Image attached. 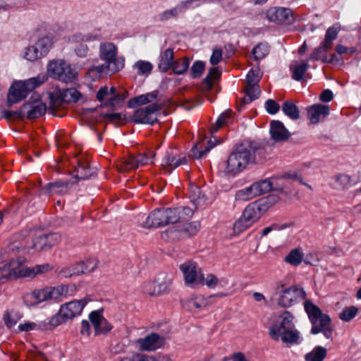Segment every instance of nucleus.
<instances>
[{
  "label": "nucleus",
  "instance_id": "1",
  "mask_svg": "<svg viewBox=\"0 0 361 361\" xmlns=\"http://www.w3.org/2000/svg\"><path fill=\"white\" fill-rule=\"evenodd\" d=\"M268 149L264 142L245 140L237 145L226 161L225 173L235 175L243 171L249 164L262 163L267 159Z\"/></svg>",
  "mask_w": 361,
  "mask_h": 361
},
{
  "label": "nucleus",
  "instance_id": "2",
  "mask_svg": "<svg viewBox=\"0 0 361 361\" xmlns=\"http://www.w3.org/2000/svg\"><path fill=\"white\" fill-rule=\"evenodd\" d=\"M304 305L312 324L311 334L322 333L326 338L332 339L333 329L331 327L330 317L323 314L321 309L310 300H307Z\"/></svg>",
  "mask_w": 361,
  "mask_h": 361
},
{
  "label": "nucleus",
  "instance_id": "3",
  "mask_svg": "<svg viewBox=\"0 0 361 361\" xmlns=\"http://www.w3.org/2000/svg\"><path fill=\"white\" fill-rule=\"evenodd\" d=\"M87 303V301L84 298L62 305L59 312L52 316L49 322L41 324L39 328L42 329H51L52 327H56L66 322L68 319H73L81 314Z\"/></svg>",
  "mask_w": 361,
  "mask_h": 361
},
{
  "label": "nucleus",
  "instance_id": "4",
  "mask_svg": "<svg viewBox=\"0 0 361 361\" xmlns=\"http://www.w3.org/2000/svg\"><path fill=\"white\" fill-rule=\"evenodd\" d=\"M50 78L66 84H73L78 80V72L63 59L52 60L47 66Z\"/></svg>",
  "mask_w": 361,
  "mask_h": 361
},
{
  "label": "nucleus",
  "instance_id": "5",
  "mask_svg": "<svg viewBox=\"0 0 361 361\" xmlns=\"http://www.w3.org/2000/svg\"><path fill=\"white\" fill-rule=\"evenodd\" d=\"M176 211L173 208H158L152 211L144 223L147 228H157L176 223Z\"/></svg>",
  "mask_w": 361,
  "mask_h": 361
},
{
  "label": "nucleus",
  "instance_id": "6",
  "mask_svg": "<svg viewBox=\"0 0 361 361\" xmlns=\"http://www.w3.org/2000/svg\"><path fill=\"white\" fill-rule=\"evenodd\" d=\"M69 286L60 285L54 287H47L41 290H35L31 293V296L35 300V303L47 300L61 301L68 295Z\"/></svg>",
  "mask_w": 361,
  "mask_h": 361
},
{
  "label": "nucleus",
  "instance_id": "7",
  "mask_svg": "<svg viewBox=\"0 0 361 361\" xmlns=\"http://www.w3.org/2000/svg\"><path fill=\"white\" fill-rule=\"evenodd\" d=\"M162 105L159 102H154L144 108L137 109L129 118L130 121L134 123L154 125L157 122V112L161 109Z\"/></svg>",
  "mask_w": 361,
  "mask_h": 361
},
{
  "label": "nucleus",
  "instance_id": "8",
  "mask_svg": "<svg viewBox=\"0 0 361 361\" xmlns=\"http://www.w3.org/2000/svg\"><path fill=\"white\" fill-rule=\"evenodd\" d=\"M117 48L113 43L101 44L99 56L102 61L111 65V74L120 71L124 67L125 59L116 57Z\"/></svg>",
  "mask_w": 361,
  "mask_h": 361
},
{
  "label": "nucleus",
  "instance_id": "9",
  "mask_svg": "<svg viewBox=\"0 0 361 361\" xmlns=\"http://www.w3.org/2000/svg\"><path fill=\"white\" fill-rule=\"evenodd\" d=\"M339 31L340 27L336 25L329 27L326 32L324 40L321 43L319 47L314 49L310 55L309 60H321L324 63V59L325 56H328L326 53L332 48L333 41L337 38Z\"/></svg>",
  "mask_w": 361,
  "mask_h": 361
},
{
  "label": "nucleus",
  "instance_id": "10",
  "mask_svg": "<svg viewBox=\"0 0 361 361\" xmlns=\"http://www.w3.org/2000/svg\"><path fill=\"white\" fill-rule=\"evenodd\" d=\"M293 316L290 312L285 311L272 324L269 329L270 337L274 341H279L281 334L288 329H294L295 324L293 322Z\"/></svg>",
  "mask_w": 361,
  "mask_h": 361
},
{
  "label": "nucleus",
  "instance_id": "11",
  "mask_svg": "<svg viewBox=\"0 0 361 361\" xmlns=\"http://www.w3.org/2000/svg\"><path fill=\"white\" fill-rule=\"evenodd\" d=\"M180 269L183 274L186 284L192 287L204 286V274L198 269L195 262L187 261L180 265Z\"/></svg>",
  "mask_w": 361,
  "mask_h": 361
},
{
  "label": "nucleus",
  "instance_id": "12",
  "mask_svg": "<svg viewBox=\"0 0 361 361\" xmlns=\"http://www.w3.org/2000/svg\"><path fill=\"white\" fill-rule=\"evenodd\" d=\"M266 16L269 21L278 25H290L296 22L293 10L284 7H272L267 11Z\"/></svg>",
  "mask_w": 361,
  "mask_h": 361
},
{
  "label": "nucleus",
  "instance_id": "13",
  "mask_svg": "<svg viewBox=\"0 0 361 361\" xmlns=\"http://www.w3.org/2000/svg\"><path fill=\"white\" fill-rule=\"evenodd\" d=\"M279 290V286H277V290L280 295L277 300V304L283 307H289L294 305L298 299H305L306 294L302 288L293 286L288 288Z\"/></svg>",
  "mask_w": 361,
  "mask_h": 361
},
{
  "label": "nucleus",
  "instance_id": "14",
  "mask_svg": "<svg viewBox=\"0 0 361 361\" xmlns=\"http://www.w3.org/2000/svg\"><path fill=\"white\" fill-rule=\"evenodd\" d=\"M20 263L16 259H11L8 264V270H4L5 273L2 277L6 279H16L24 277H35L34 268H20Z\"/></svg>",
  "mask_w": 361,
  "mask_h": 361
},
{
  "label": "nucleus",
  "instance_id": "15",
  "mask_svg": "<svg viewBox=\"0 0 361 361\" xmlns=\"http://www.w3.org/2000/svg\"><path fill=\"white\" fill-rule=\"evenodd\" d=\"M267 208L268 206L265 205L262 200H259L248 204L244 209L242 215L244 219H246L252 225L266 212Z\"/></svg>",
  "mask_w": 361,
  "mask_h": 361
},
{
  "label": "nucleus",
  "instance_id": "16",
  "mask_svg": "<svg viewBox=\"0 0 361 361\" xmlns=\"http://www.w3.org/2000/svg\"><path fill=\"white\" fill-rule=\"evenodd\" d=\"M140 348L144 351H154L161 348L165 343V338L157 333H151L137 341Z\"/></svg>",
  "mask_w": 361,
  "mask_h": 361
},
{
  "label": "nucleus",
  "instance_id": "17",
  "mask_svg": "<svg viewBox=\"0 0 361 361\" xmlns=\"http://www.w3.org/2000/svg\"><path fill=\"white\" fill-rule=\"evenodd\" d=\"M73 183L68 180H56L49 183L41 189V194L45 195H64L70 191Z\"/></svg>",
  "mask_w": 361,
  "mask_h": 361
},
{
  "label": "nucleus",
  "instance_id": "18",
  "mask_svg": "<svg viewBox=\"0 0 361 361\" xmlns=\"http://www.w3.org/2000/svg\"><path fill=\"white\" fill-rule=\"evenodd\" d=\"M60 240L58 233H48L36 237L33 240L32 247L37 251H44L56 245Z\"/></svg>",
  "mask_w": 361,
  "mask_h": 361
},
{
  "label": "nucleus",
  "instance_id": "19",
  "mask_svg": "<svg viewBox=\"0 0 361 361\" xmlns=\"http://www.w3.org/2000/svg\"><path fill=\"white\" fill-rule=\"evenodd\" d=\"M24 87L25 85L21 83V81H16L11 85L7 94L6 105L8 108L27 96Z\"/></svg>",
  "mask_w": 361,
  "mask_h": 361
},
{
  "label": "nucleus",
  "instance_id": "20",
  "mask_svg": "<svg viewBox=\"0 0 361 361\" xmlns=\"http://www.w3.org/2000/svg\"><path fill=\"white\" fill-rule=\"evenodd\" d=\"M22 110L24 115L27 114L28 119H35L45 114L47 107L46 104L42 101H35L24 104L22 106Z\"/></svg>",
  "mask_w": 361,
  "mask_h": 361
},
{
  "label": "nucleus",
  "instance_id": "21",
  "mask_svg": "<svg viewBox=\"0 0 361 361\" xmlns=\"http://www.w3.org/2000/svg\"><path fill=\"white\" fill-rule=\"evenodd\" d=\"M330 113L328 105L317 104L307 109V116L312 124H317L321 119L325 118Z\"/></svg>",
  "mask_w": 361,
  "mask_h": 361
},
{
  "label": "nucleus",
  "instance_id": "22",
  "mask_svg": "<svg viewBox=\"0 0 361 361\" xmlns=\"http://www.w3.org/2000/svg\"><path fill=\"white\" fill-rule=\"evenodd\" d=\"M269 132L271 137L275 142L286 141L290 136L289 131L284 126L283 123L280 121H271Z\"/></svg>",
  "mask_w": 361,
  "mask_h": 361
},
{
  "label": "nucleus",
  "instance_id": "23",
  "mask_svg": "<svg viewBox=\"0 0 361 361\" xmlns=\"http://www.w3.org/2000/svg\"><path fill=\"white\" fill-rule=\"evenodd\" d=\"M73 177L78 180L90 178L93 173L91 171L89 164L85 161H78V165L71 173Z\"/></svg>",
  "mask_w": 361,
  "mask_h": 361
},
{
  "label": "nucleus",
  "instance_id": "24",
  "mask_svg": "<svg viewBox=\"0 0 361 361\" xmlns=\"http://www.w3.org/2000/svg\"><path fill=\"white\" fill-rule=\"evenodd\" d=\"M174 61L173 50L171 48L166 49L160 54L158 64L159 70L162 73L167 72L172 66Z\"/></svg>",
  "mask_w": 361,
  "mask_h": 361
},
{
  "label": "nucleus",
  "instance_id": "25",
  "mask_svg": "<svg viewBox=\"0 0 361 361\" xmlns=\"http://www.w3.org/2000/svg\"><path fill=\"white\" fill-rule=\"evenodd\" d=\"M187 163L188 159L185 156L176 157L172 152H166L161 164L165 167L173 169Z\"/></svg>",
  "mask_w": 361,
  "mask_h": 361
},
{
  "label": "nucleus",
  "instance_id": "26",
  "mask_svg": "<svg viewBox=\"0 0 361 361\" xmlns=\"http://www.w3.org/2000/svg\"><path fill=\"white\" fill-rule=\"evenodd\" d=\"M259 189L260 186H259L257 182H255L252 183L250 186L239 190L236 193V197L238 199H241L243 200H251L255 197L262 195Z\"/></svg>",
  "mask_w": 361,
  "mask_h": 361
},
{
  "label": "nucleus",
  "instance_id": "27",
  "mask_svg": "<svg viewBox=\"0 0 361 361\" xmlns=\"http://www.w3.org/2000/svg\"><path fill=\"white\" fill-rule=\"evenodd\" d=\"M190 199V201L195 205L197 208L198 206L202 205L206 202V197L202 192L201 188L196 185H191L189 188Z\"/></svg>",
  "mask_w": 361,
  "mask_h": 361
},
{
  "label": "nucleus",
  "instance_id": "28",
  "mask_svg": "<svg viewBox=\"0 0 361 361\" xmlns=\"http://www.w3.org/2000/svg\"><path fill=\"white\" fill-rule=\"evenodd\" d=\"M22 317L23 314L20 311L12 309L4 312L3 320L6 327L11 329Z\"/></svg>",
  "mask_w": 361,
  "mask_h": 361
},
{
  "label": "nucleus",
  "instance_id": "29",
  "mask_svg": "<svg viewBox=\"0 0 361 361\" xmlns=\"http://www.w3.org/2000/svg\"><path fill=\"white\" fill-rule=\"evenodd\" d=\"M221 75V71L217 67H212L209 68L207 76L202 82V88L204 90H211L213 87V80Z\"/></svg>",
  "mask_w": 361,
  "mask_h": 361
},
{
  "label": "nucleus",
  "instance_id": "30",
  "mask_svg": "<svg viewBox=\"0 0 361 361\" xmlns=\"http://www.w3.org/2000/svg\"><path fill=\"white\" fill-rule=\"evenodd\" d=\"M47 80L48 76L47 75H39L35 78L21 81V83L25 85L24 89L26 91V94H28L29 92L44 83Z\"/></svg>",
  "mask_w": 361,
  "mask_h": 361
},
{
  "label": "nucleus",
  "instance_id": "31",
  "mask_svg": "<svg viewBox=\"0 0 361 361\" xmlns=\"http://www.w3.org/2000/svg\"><path fill=\"white\" fill-rule=\"evenodd\" d=\"M310 65L307 62L291 64L290 66V71L292 73V78L296 81H302Z\"/></svg>",
  "mask_w": 361,
  "mask_h": 361
},
{
  "label": "nucleus",
  "instance_id": "32",
  "mask_svg": "<svg viewBox=\"0 0 361 361\" xmlns=\"http://www.w3.org/2000/svg\"><path fill=\"white\" fill-rule=\"evenodd\" d=\"M161 238L171 242L184 238L180 225L166 229L161 233Z\"/></svg>",
  "mask_w": 361,
  "mask_h": 361
},
{
  "label": "nucleus",
  "instance_id": "33",
  "mask_svg": "<svg viewBox=\"0 0 361 361\" xmlns=\"http://www.w3.org/2000/svg\"><path fill=\"white\" fill-rule=\"evenodd\" d=\"M281 109L284 114L290 119L295 121L300 118V111L292 101H285L282 104Z\"/></svg>",
  "mask_w": 361,
  "mask_h": 361
},
{
  "label": "nucleus",
  "instance_id": "34",
  "mask_svg": "<svg viewBox=\"0 0 361 361\" xmlns=\"http://www.w3.org/2000/svg\"><path fill=\"white\" fill-rule=\"evenodd\" d=\"M269 52V46L267 42L257 44L252 50L251 55L255 61H259L265 58Z\"/></svg>",
  "mask_w": 361,
  "mask_h": 361
},
{
  "label": "nucleus",
  "instance_id": "35",
  "mask_svg": "<svg viewBox=\"0 0 361 361\" xmlns=\"http://www.w3.org/2000/svg\"><path fill=\"white\" fill-rule=\"evenodd\" d=\"M327 350L322 346H316L305 356L306 361H323L326 356Z\"/></svg>",
  "mask_w": 361,
  "mask_h": 361
},
{
  "label": "nucleus",
  "instance_id": "36",
  "mask_svg": "<svg viewBox=\"0 0 361 361\" xmlns=\"http://www.w3.org/2000/svg\"><path fill=\"white\" fill-rule=\"evenodd\" d=\"M190 65V59L188 57H183L180 58L177 60H175L174 62L172 63V66L171 68L173 69V72L176 75H181L185 73Z\"/></svg>",
  "mask_w": 361,
  "mask_h": 361
},
{
  "label": "nucleus",
  "instance_id": "37",
  "mask_svg": "<svg viewBox=\"0 0 361 361\" xmlns=\"http://www.w3.org/2000/svg\"><path fill=\"white\" fill-rule=\"evenodd\" d=\"M232 115L231 110H226L221 113L217 118L216 123L210 128V133L212 135L216 133L223 126L227 124L231 119Z\"/></svg>",
  "mask_w": 361,
  "mask_h": 361
},
{
  "label": "nucleus",
  "instance_id": "38",
  "mask_svg": "<svg viewBox=\"0 0 361 361\" xmlns=\"http://www.w3.org/2000/svg\"><path fill=\"white\" fill-rule=\"evenodd\" d=\"M82 264L76 263L68 267L63 268L60 270L59 274L61 277L69 278L73 276H78L83 274Z\"/></svg>",
  "mask_w": 361,
  "mask_h": 361
},
{
  "label": "nucleus",
  "instance_id": "39",
  "mask_svg": "<svg viewBox=\"0 0 361 361\" xmlns=\"http://www.w3.org/2000/svg\"><path fill=\"white\" fill-rule=\"evenodd\" d=\"M184 238L195 235L200 228L199 221H192L180 225Z\"/></svg>",
  "mask_w": 361,
  "mask_h": 361
},
{
  "label": "nucleus",
  "instance_id": "40",
  "mask_svg": "<svg viewBox=\"0 0 361 361\" xmlns=\"http://www.w3.org/2000/svg\"><path fill=\"white\" fill-rule=\"evenodd\" d=\"M65 101H63V90L56 89L53 92L49 94V105L52 109H57L60 107Z\"/></svg>",
  "mask_w": 361,
  "mask_h": 361
},
{
  "label": "nucleus",
  "instance_id": "41",
  "mask_svg": "<svg viewBox=\"0 0 361 361\" xmlns=\"http://www.w3.org/2000/svg\"><path fill=\"white\" fill-rule=\"evenodd\" d=\"M63 101L65 103H76L81 98L82 94L75 88H66L63 90Z\"/></svg>",
  "mask_w": 361,
  "mask_h": 361
},
{
  "label": "nucleus",
  "instance_id": "42",
  "mask_svg": "<svg viewBox=\"0 0 361 361\" xmlns=\"http://www.w3.org/2000/svg\"><path fill=\"white\" fill-rule=\"evenodd\" d=\"M303 254L299 248L292 250L285 257V261L293 266H298L302 261Z\"/></svg>",
  "mask_w": 361,
  "mask_h": 361
},
{
  "label": "nucleus",
  "instance_id": "43",
  "mask_svg": "<svg viewBox=\"0 0 361 361\" xmlns=\"http://www.w3.org/2000/svg\"><path fill=\"white\" fill-rule=\"evenodd\" d=\"M284 343H298L300 338L299 332L294 329H288L284 334L283 333L280 337Z\"/></svg>",
  "mask_w": 361,
  "mask_h": 361
},
{
  "label": "nucleus",
  "instance_id": "44",
  "mask_svg": "<svg viewBox=\"0 0 361 361\" xmlns=\"http://www.w3.org/2000/svg\"><path fill=\"white\" fill-rule=\"evenodd\" d=\"M128 96V92L126 90H125L122 94L118 93L114 94L104 102V106L107 107H114L116 105L122 104Z\"/></svg>",
  "mask_w": 361,
  "mask_h": 361
},
{
  "label": "nucleus",
  "instance_id": "45",
  "mask_svg": "<svg viewBox=\"0 0 361 361\" xmlns=\"http://www.w3.org/2000/svg\"><path fill=\"white\" fill-rule=\"evenodd\" d=\"M35 45L39 49V52L44 56L49 51L50 49L52 47V40L49 37H43L38 39V41L35 43Z\"/></svg>",
  "mask_w": 361,
  "mask_h": 361
},
{
  "label": "nucleus",
  "instance_id": "46",
  "mask_svg": "<svg viewBox=\"0 0 361 361\" xmlns=\"http://www.w3.org/2000/svg\"><path fill=\"white\" fill-rule=\"evenodd\" d=\"M173 210L176 211V223L187 220L190 218L193 214V210L189 207H174Z\"/></svg>",
  "mask_w": 361,
  "mask_h": 361
},
{
  "label": "nucleus",
  "instance_id": "47",
  "mask_svg": "<svg viewBox=\"0 0 361 361\" xmlns=\"http://www.w3.org/2000/svg\"><path fill=\"white\" fill-rule=\"evenodd\" d=\"M215 144L209 140L207 142V146L204 149H198L197 145H195L190 150V156L194 159H201L204 155L209 152L214 147Z\"/></svg>",
  "mask_w": 361,
  "mask_h": 361
},
{
  "label": "nucleus",
  "instance_id": "48",
  "mask_svg": "<svg viewBox=\"0 0 361 361\" xmlns=\"http://www.w3.org/2000/svg\"><path fill=\"white\" fill-rule=\"evenodd\" d=\"M133 67L137 69L138 75H148L153 68V66L150 62L142 60L137 61Z\"/></svg>",
  "mask_w": 361,
  "mask_h": 361
},
{
  "label": "nucleus",
  "instance_id": "49",
  "mask_svg": "<svg viewBox=\"0 0 361 361\" xmlns=\"http://www.w3.org/2000/svg\"><path fill=\"white\" fill-rule=\"evenodd\" d=\"M259 186H260L259 190L262 194L269 192L271 190L282 192L283 190V187L276 188L274 186V182H271L270 179H264L257 182Z\"/></svg>",
  "mask_w": 361,
  "mask_h": 361
},
{
  "label": "nucleus",
  "instance_id": "50",
  "mask_svg": "<svg viewBox=\"0 0 361 361\" xmlns=\"http://www.w3.org/2000/svg\"><path fill=\"white\" fill-rule=\"evenodd\" d=\"M358 309L355 306L347 307L339 314V318L344 322H349L357 314Z\"/></svg>",
  "mask_w": 361,
  "mask_h": 361
},
{
  "label": "nucleus",
  "instance_id": "51",
  "mask_svg": "<svg viewBox=\"0 0 361 361\" xmlns=\"http://www.w3.org/2000/svg\"><path fill=\"white\" fill-rule=\"evenodd\" d=\"M252 226L250 222H248L246 219L241 216L233 224V232L235 234H240L247 228Z\"/></svg>",
  "mask_w": 361,
  "mask_h": 361
},
{
  "label": "nucleus",
  "instance_id": "52",
  "mask_svg": "<svg viewBox=\"0 0 361 361\" xmlns=\"http://www.w3.org/2000/svg\"><path fill=\"white\" fill-rule=\"evenodd\" d=\"M24 57L28 61H35L44 56L39 52V49L35 44L26 49Z\"/></svg>",
  "mask_w": 361,
  "mask_h": 361
},
{
  "label": "nucleus",
  "instance_id": "53",
  "mask_svg": "<svg viewBox=\"0 0 361 361\" xmlns=\"http://www.w3.org/2000/svg\"><path fill=\"white\" fill-rule=\"evenodd\" d=\"M188 302L190 307L200 309L209 305V298H205L202 295H198L190 299Z\"/></svg>",
  "mask_w": 361,
  "mask_h": 361
},
{
  "label": "nucleus",
  "instance_id": "54",
  "mask_svg": "<svg viewBox=\"0 0 361 361\" xmlns=\"http://www.w3.org/2000/svg\"><path fill=\"white\" fill-rule=\"evenodd\" d=\"M103 310L100 309L90 312L89 319L94 326V331L98 330V326H101L102 320L104 318L102 315Z\"/></svg>",
  "mask_w": 361,
  "mask_h": 361
},
{
  "label": "nucleus",
  "instance_id": "55",
  "mask_svg": "<svg viewBox=\"0 0 361 361\" xmlns=\"http://www.w3.org/2000/svg\"><path fill=\"white\" fill-rule=\"evenodd\" d=\"M137 168H138L137 157L130 156L122 162L120 166V171H126L135 169Z\"/></svg>",
  "mask_w": 361,
  "mask_h": 361
},
{
  "label": "nucleus",
  "instance_id": "56",
  "mask_svg": "<svg viewBox=\"0 0 361 361\" xmlns=\"http://www.w3.org/2000/svg\"><path fill=\"white\" fill-rule=\"evenodd\" d=\"M205 68L204 63L202 61H196L192 64L190 71H191V75L192 78H200Z\"/></svg>",
  "mask_w": 361,
  "mask_h": 361
},
{
  "label": "nucleus",
  "instance_id": "57",
  "mask_svg": "<svg viewBox=\"0 0 361 361\" xmlns=\"http://www.w3.org/2000/svg\"><path fill=\"white\" fill-rule=\"evenodd\" d=\"M157 281H148L145 283L142 286V291L144 293L150 296H157Z\"/></svg>",
  "mask_w": 361,
  "mask_h": 361
},
{
  "label": "nucleus",
  "instance_id": "58",
  "mask_svg": "<svg viewBox=\"0 0 361 361\" xmlns=\"http://www.w3.org/2000/svg\"><path fill=\"white\" fill-rule=\"evenodd\" d=\"M350 177L346 174H340L336 176L335 188L338 190H343L350 184Z\"/></svg>",
  "mask_w": 361,
  "mask_h": 361
},
{
  "label": "nucleus",
  "instance_id": "59",
  "mask_svg": "<svg viewBox=\"0 0 361 361\" xmlns=\"http://www.w3.org/2000/svg\"><path fill=\"white\" fill-rule=\"evenodd\" d=\"M261 79L259 69H251L247 74L246 81L247 85L258 84Z\"/></svg>",
  "mask_w": 361,
  "mask_h": 361
},
{
  "label": "nucleus",
  "instance_id": "60",
  "mask_svg": "<svg viewBox=\"0 0 361 361\" xmlns=\"http://www.w3.org/2000/svg\"><path fill=\"white\" fill-rule=\"evenodd\" d=\"M4 117L6 120H22L24 118V114L22 110V107L20 111H8L5 110L3 111Z\"/></svg>",
  "mask_w": 361,
  "mask_h": 361
},
{
  "label": "nucleus",
  "instance_id": "61",
  "mask_svg": "<svg viewBox=\"0 0 361 361\" xmlns=\"http://www.w3.org/2000/svg\"><path fill=\"white\" fill-rule=\"evenodd\" d=\"M147 104L144 94H140L130 99L128 102L127 106L128 108H135L137 106Z\"/></svg>",
  "mask_w": 361,
  "mask_h": 361
},
{
  "label": "nucleus",
  "instance_id": "62",
  "mask_svg": "<svg viewBox=\"0 0 361 361\" xmlns=\"http://www.w3.org/2000/svg\"><path fill=\"white\" fill-rule=\"evenodd\" d=\"M267 111L271 115L276 114L280 109L279 104L274 99H269L264 104Z\"/></svg>",
  "mask_w": 361,
  "mask_h": 361
},
{
  "label": "nucleus",
  "instance_id": "63",
  "mask_svg": "<svg viewBox=\"0 0 361 361\" xmlns=\"http://www.w3.org/2000/svg\"><path fill=\"white\" fill-rule=\"evenodd\" d=\"M113 328V326L105 319L104 318L102 320L101 326H98V330L94 331L95 335L99 334H108Z\"/></svg>",
  "mask_w": 361,
  "mask_h": 361
},
{
  "label": "nucleus",
  "instance_id": "64",
  "mask_svg": "<svg viewBox=\"0 0 361 361\" xmlns=\"http://www.w3.org/2000/svg\"><path fill=\"white\" fill-rule=\"evenodd\" d=\"M260 92H261V91H260L259 86L258 85V84H251V85L247 84V87L245 89V94H247V96H250V97L255 96V99H256L259 97Z\"/></svg>",
  "mask_w": 361,
  "mask_h": 361
}]
</instances>
